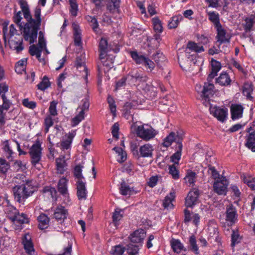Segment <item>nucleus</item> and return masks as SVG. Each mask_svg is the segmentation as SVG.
Wrapping results in <instances>:
<instances>
[{
	"label": "nucleus",
	"instance_id": "34",
	"mask_svg": "<svg viewBox=\"0 0 255 255\" xmlns=\"http://www.w3.org/2000/svg\"><path fill=\"white\" fill-rule=\"evenodd\" d=\"M253 92V86L251 83H246L244 84L243 88V93L246 96L247 99L253 101V97L252 96V94Z\"/></svg>",
	"mask_w": 255,
	"mask_h": 255
},
{
	"label": "nucleus",
	"instance_id": "24",
	"mask_svg": "<svg viewBox=\"0 0 255 255\" xmlns=\"http://www.w3.org/2000/svg\"><path fill=\"white\" fill-rule=\"evenodd\" d=\"M211 72L207 78V80L208 81H209V79H213L217 75L218 72L221 68V63L214 59L211 60Z\"/></svg>",
	"mask_w": 255,
	"mask_h": 255
},
{
	"label": "nucleus",
	"instance_id": "15",
	"mask_svg": "<svg viewBox=\"0 0 255 255\" xmlns=\"http://www.w3.org/2000/svg\"><path fill=\"white\" fill-rule=\"evenodd\" d=\"M244 109L243 106L240 104H232L231 106L232 119L236 120L242 118Z\"/></svg>",
	"mask_w": 255,
	"mask_h": 255
},
{
	"label": "nucleus",
	"instance_id": "2",
	"mask_svg": "<svg viewBox=\"0 0 255 255\" xmlns=\"http://www.w3.org/2000/svg\"><path fill=\"white\" fill-rule=\"evenodd\" d=\"M33 181L26 180L21 185H17L12 188V193L14 200L22 204L25 200L31 196L34 191Z\"/></svg>",
	"mask_w": 255,
	"mask_h": 255
},
{
	"label": "nucleus",
	"instance_id": "32",
	"mask_svg": "<svg viewBox=\"0 0 255 255\" xmlns=\"http://www.w3.org/2000/svg\"><path fill=\"white\" fill-rule=\"evenodd\" d=\"M85 62L84 58L78 57L75 61V65L79 71H83L84 73V75L85 76V78H87L88 75V69L85 66Z\"/></svg>",
	"mask_w": 255,
	"mask_h": 255
},
{
	"label": "nucleus",
	"instance_id": "40",
	"mask_svg": "<svg viewBox=\"0 0 255 255\" xmlns=\"http://www.w3.org/2000/svg\"><path fill=\"white\" fill-rule=\"evenodd\" d=\"M83 166L80 165H76L74 170V175L76 179V181H85V178L83 177L82 174V168Z\"/></svg>",
	"mask_w": 255,
	"mask_h": 255
},
{
	"label": "nucleus",
	"instance_id": "33",
	"mask_svg": "<svg viewBox=\"0 0 255 255\" xmlns=\"http://www.w3.org/2000/svg\"><path fill=\"white\" fill-rule=\"evenodd\" d=\"M246 140V146L252 151L255 152V132H250Z\"/></svg>",
	"mask_w": 255,
	"mask_h": 255
},
{
	"label": "nucleus",
	"instance_id": "7",
	"mask_svg": "<svg viewBox=\"0 0 255 255\" xmlns=\"http://www.w3.org/2000/svg\"><path fill=\"white\" fill-rule=\"evenodd\" d=\"M229 181L225 177H221L215 181L213 188L214 191L220 195H226L228 191Z\"/></svg>",
	"mask_w": 255,
	"mask_h": 255
},
{
	"label": "nucleus",
	"instance_id": "30",
	"mask_svg": "<svg viewBox=\"0 0 255 255\" xmlns=\"http://www.w3.org/2000/svg\"><path fill=\"white\" fill-rule=\"evenodd\" d=\"M120 193L124 196H130L136 193L133 187H130L125 181H123L121 183L120 187Z\"/></svg>",
	"mask_w": 255,
	"mask_h": 255
},
{
	"label": "nucleus",
	"instance_id": "35",
	"mask_svg": "<svg viewBox=\"0 0 255 255\" xmlns=\"http://www.w3.org/2000/svg\"><path fill=\"white\" fill-rule=\"evenodd\" d=\"M74 44L76 46H81V33L79 27L75 24L73 26Z\"/></svg>",
	"mask_w": 255,
	"mask_h": 255
},
{
	"label": "nucleus",
	"instance_id": "38",
	"mask_svg": "<svg viewBox=\"0 0 255 255\" xmlns=\"http://www.w3.org/2000/svg\"><path fill=\"white\" fill-rule=\"evenodd\" d=\"M29 222V219L27 216L24 213L17 214L16 217L12 221L13 224H18L20 225L28 223Z\"/></svg>",
	"mask_w": 255,
	"mask_h": 255
},
{
	"label": "nucleus",
	"instance_id": "28",
	"mask_svg": "<svg viewBox=\"0 0 255 255\" xmlns=\"http://www.w3.org/2000/svg\"><path fill=\"white\" fill-rule=\"evenodd\" d=\"M244 29L246 31H250L253 30L254 25L255 24V11L253 13L247 17L245 19Z\"/></svg>",
	"mask_w": 255,
	"mask_h": 255
},
{
	"label": "nucleus",
	"instance_id": "18",
	"mask_svg": "<svg viewBox=\"0 0 255 255\" xmlns=\"http://www.w3.org/2000/svg\"><path fill=\"white\" fill-rule=\"evenodd\" d=\"M153 146L149 143L145 144L139 147V152L141 157H152Z\"/></svg>",
	"mask_w": 255,
	"mask_h": 255
},
{
	"label": "nucleus",
	"instance_id": "48",
	"mask_svg": "<svg viewBox=\"0 0 255 255\" xmlns=\"http://www.w3.org/2000/svg\"><path fill=\"white\" fill-rule=\"evenodd\" d=\"M242 178L245 183H246L252 189L255 190V178L246 175L243 176Z\"/></svg>",
	"mask_w": 255,
	"mask_h": 255
},
{
	"label": "nucleus",
	"instance_id": "57",
	"mask_svg": "<svg viewBox=\"0 0 255 255\" xmlns=\"http://www.w3.org/2000/svg\"><path fill=\"white\" fill-rule=\"evenodd\" d=\"M208 172L210 175H211V177L216 180L220 178V174L217 171V170L216 169L215 167L214 166H212L211 165H209L208 166Z\"/></svg>",
	"mask_w": 255,
	"mask_h": 255
},
{
	"label": "nucleus",
	"instance_id": "11",
	"mask_svg": "<svg viewBox=\"0 0 255 255\" xmlns=\"http://www.w3.org/2000/svg\"><path fill=\"white\" fill-rule=\"evenodd\" d=\"M22 243L25 253L28 255H34L35 250L31 241V236L29 234H26L22 239Z\"/></svg>",
	"mask_w": 255,
	"mask_h": 255
},
{
	"label": "nucleus",
	"instance_id": "60",
	"mask_svg": "<svg viewBox=\"0 0 255 255\" xmlns=\"http://www.w3.org/2000/svg\"><path fill=\"white\" fill-rule=\"evenodd\" d=\"M162 179L160 175H156L151 177L148 182V185L150 187H153L156 185L157 182Z\"/></svg>",
	"mask_w": 255,
	"mask_h": 255
},
{
	"label": "nucleus",
	"instance_id": "22",
	"mask_svg": "<svg viewBox=\"0 0 255 255\" xmlns=\"http://www.w3.org/2000/svg\"><path fill=\"white\" fill-rule=\"evenodd\" d=\"M9 44L10 48L13 50H15L17 53L23 50L24 48L22 39H12L9 40Z\"/></svg>",
	"mask_w": 255,
	"mask_h": 255
},
{
	"label": "nucleus",
	"instance_id": "23",
	"mask_svg": "<svg viewBox=\"0 0 255 255\" xmlns=\"http://www.w3.org/2000/svg\"><path fill=\"white\" fill-rule=\"evenodd\" d=\"M175 198V192L172 190L168 195L165 196L163 201V206L167 209H172L174 208L173 201Z\"/></svg>",
	"mask_w": 255,
	"mask_h": 255
},
{
	"label": "nucleus",
	"instance_id": "26",
	"mask_svg": "<svg viewBox=\"0 0 255 255\" xmlns=\"http://www.w3.org/2000/svg\"><path fill=\"white\" fill-rule=\"evenodd\" d=\"M188 50L199 53L204 52L205 49L202 45H200L199 43H197L192 41H189L187 43L186 49V53H187Z\"/></svg>",
	"mask_w": 255,
	"mask_h": 255
},
{
	"label": "nucleus",
	"instance_id": "19",
	"mask_svg": "<svg viewBox=\"0 0 255 255\" xmlns=\"http://www.w3.org/2000/svg\"><path fill=\"white\" fill-rule=\"evenodd\" d=\"M16 141H10L8 140H5L2 142V149L5 153V156L7 158H9L11 157L13 153L12 150V147L15 144Z\"/></svg>",
	"mask_w": 255,
	"mask_h": 255
},
{
	"label": "nucleus",
	"instance_id": "16",
	"mask_svg": "<svg viewBox=\"0 0 255 255\" xmlns=\"http://www.w3.org/2000/svg\"><path fill=\"white\" fill-rule=\"evenodd\" d=\"M5 203L6 204L5 205L4 211L7 217L12 222L19 212L15 207L10 204L7 199L6 200Z\"/></svg>",
	"mask_w": 255,
	"mask_h": 255
},
{
	"label": "nucleus",
	"instance_id": "9",
	"mask_svg": "<svg viewBox=\"0 0 255 255\" xmlns=\"http://www.w3.org/2000/svg\"><path fill=\"white\" fill-rule=\"evenodd\" d=\"M207 232L210 239H213L215 241L219 242L220 240L218 226L215 220H210L208 223Z\"/></svg>",
	"mask_w": 255,
	"mask_h": 255
},
{
	"label": "nucleus",
	"instance_id": "31",
	"mask_svg": "<svg viewBox=\"0 0 255 255\" xmlns=\"http://www.w3.org/2000/svg\"><path fill=\"white\" fill-rule=\"evenodd\" d=\"M216 82L222 86H227L230 85L231 82V79L229 74L226 72H222L220 76L216 79Z\"/></svg>",
	"mask_w": 255,
	"mask_h": 255
},
{
	"label": "nucleus",
	"instance_id": "17",
	"mask_svg": "<svg viewBox=\"0 0 255 255\" xmlns=\"http://www.w3.org/2000/svg\"><path fill=\"white\" fill-rule=\"evenodd\" d=\"M68 212L64 207L62 206H57L54 210V218L57 221L62 222L66 218Z\"/></svg>",
	"mask_w": 255,
	"mask_h": 255
},
{
	"label": "nucleus",
	"instance_id": "46",
	"mask_svg": "<svg viewBox=\"0 0 255 255\" xmlns=\"http://www.w3.org/2000/svg\"><path fill=\"white\" fill-rule=\"evenodd\" d=\"M196 173L191 170H189L187 172L184 179L186 182L189 183L190 184H193L196 181Z\"/></svg>",
	"mask_w": 255,
	"mask_h": 255
},
{
	"label": "nucleus",
	"instance_id": "4",
	"mask_svg": "<svg viewBox=\"0 0 255 255\" xmlns=\"http://www.w3.org/2000/svg\"><path fill=\"white\" fill-rule=\"evenodd\" d=\"M133 127L134 126L132 125L131 128H133ZM134 128L137 136L145 141H149L153 138L157 134L155 130L151 127L141 125L137 127L134 126Z\"/></svg>",
	"mask_w": 255,
	"mask_h": 255
},
{
	"label": "nucleus",
	"instance_id": "44",
	"mask_svg": "<svg viewBox=\"0 0 255 255\" xmlns=\"http://www.w3.org/2000/svg\"><path fill=\"white\" fill-rule=\"evenodd\" d=\"M70 4V13L73 16H76L77 15L78 11V6L76 0H69Z\"/></svg>",
	"mask_w": 255,
	"mask_h": 255
},
{
	"label": "nucleus",
	"instance_id": "8",
	"mask_svg": "<svg viewBox=\"0 0 255 255\" xmlns=\"http://www.w3.org/2000/svg\"><path fill=\"white\" fill-rule=\"evenodd\" d=\"M185 137V132L181 128L176 129V165L179 164L183 148L182 141Z\"/></svg>",
	"mask_w": 255,
	"mask_h": 255
},
{
	"label": "nucleus",
	"instance_id": "62",
	"mask_svg": "<svg viewBox=\"0 0 255 255\" xmlns=\"http://www.w3.org/2000/svg\"><path fill=\"white\" fill-rule=\"evenodd\" d=\"M125 248L121 245H117L113 249L112 253L113 255H123Z\"/></svg>",
	"mask_w": 255,
	"mask_h": 255
},
{
	"label": "nucleus",
	"instance_id": "29",
	"mask_svg": "<svg viewBox=\"0 0 255 255\" xmlns=\"http://www.w3.org/2000/svg\"><path fill=\"white\" fill-rule=\"evenodd\" d=\"M68 180L64 177L61 178L58 183V191L64 197L68 195L67 189Z\"/></svg>",
	"mask_w": 255,
	"mask_h": 255
},
{
	"label": "nucleus",
	"instance_id": "39",
	"mask_svg": "<svg viewBox=\"0 0 255 255\" xmlns=\"http://www.w3.org/2000/svg\"><path fill=\"white\" fill-rule=\"evenodd\" d=\"M130 55L137 64H143L146 57L139 54L137 51H130Z\"/></svg>",
	"mask_w": 255,
	"mask_h": 255
},
{
	"label": "nucleus",
	"instance_id": "56",
	"mask_svg": "<svg viewBox=\"0 0 255 255\" xmlns=\"http://www.w3.org/2000/svg\"><path fill=\"white\" fill-rule=\"evenodd\" d=\"M10 165L6 160L0 158V172L2 173H6L9 169Z\"/></svg>",
	"mask_w": 255,
	"mask_h": 255
},
{
	"label": "nucleus",
	"instance_id": "6",
	"mask_svg": "<svg viewBox=\"0 0 255 255\" xmlns=\"http://www.w3.org/2000/svg\"><path fill=\"white\" fill-rule=\"evenodd\" d=\"M225 215L226 223L228 227H232L237 222L238 217L237 210L232 204L227 206Z\"/></svg>",
	"mask_w": 255,
	"mask_h": 255
},
{
	"label": "nucleus",
	"instance_id": "52",
	"mask_svg": "<svg viewBox=\"0 0 255 255\" xmlns=\"http://www.w3.org/2000/svg\"><path fill=\"white\" fill-rule=\"evenodd\" d=\"M57 104L58 102L56 101H52L50 103L48 109V112L50 114L49 116L55 117L57 115L58 113L56 109Z\"/></svg>",
	"mask_w": 255,
	"mask_h": 255
},
{
	"label": "nucleus",
	"instance_id": "36",
	"mask_svg": "<svg viewBox=\"0 0 255 255\" xmlns=\"http://www.w3.org/2000/svg\"><path fill=\"white\" fill-rule=\"evenodd\" d=\"M39 229L43 230L48 227L49 222V218L44 214H40L38 217Z\"/></svg>",
	"mask_w": 255,
	"mask_h": 255
},
{
	"label": "nucleus",
	"instance_id": "37",
	"mask_svg": "<svg viewBox=\"0 0 255 255\" xmlns=\"http://www.w3.org/2000/svg\"><path fill=\"white\" fill-rule=\"evenodd\" d=\"M207 14L209 19L214 24L215 27L221 24L220 22V15L218 12L214 11H208Z\"/></svg>",
	"mask_w": 255,
	"mask_h": 255
},
{
	"label": "nucleus",
	"instance_id": "20",
	"mask_svg": "<svg viewBox=\"0 0 255 255\" xmlns=\"http://www.w3.org/2000/svg\"><path fill=\"white\" fill-rule=\"evenodd\" d=\"M77 188V195L79 199H86L87 190L86 189V181H76Z\"/></svg>",
	"mask_w": 255,
	"mask_h": 255
},
{
	"label": "nucleus",
	"instance_id": "13",
	"mask_svg": "<svg viewBox=\"0 0 255 255\" xmlns=\"http://www.w3.org/2000/svg\"><path fill=\"white\" fill-rule=\"evenodd\" d=\"M76 134V130H72L65 134L63 137L60 143V146L63 150H68L70 148L73 139Z\"/></svg>",
	"mask_w": 255,
	"mask_h": 255
},
{
	"label": "nucleus",
	"instance_id": "27",
	"mask_svg": "<svg viewBox=\"0 0 255 255\" xmlns=\"http://www.w3.org/2000/svg\"><path fill=\"white\" fill-rule=\"evenodd\" d=\"M56 169L58 173L63 174L66 170L67 163L65 159V156L61 155L56 159Z\"/></svg>",
	"mask_w": 255,
	"mask_h": 255
},
{
	"label": "nucleus",
	"instance_id": "63",
	"mask_svg": "<svg viewBox=\"0 0 255 255\" xmlns=\"http://www.w3.org/2000/svg\"><path fill=\"white\" fill-rule=\"evenodd\" d=\"M22 103L24 107L30 109H34L36 107V102L30 101L28 99H23Z\"/></svg>",
	"mask_w": 255,
	"mask_h": 255
},
{
	"label": "nucleus",
	"instance_id": "49",
	"mask_svg": "<svg viewBox=\"0 0 255 255\" xmlns=\"http://www.w3.org/2000/svg\"><path fill=\"white\" fill-rule=\"evenodd\" d=\"M189 243L191 250L195 254H199V249L197 244L196 239L194 235H192L189 238Z\"/></svg>",
	"mask_w": 255,
	"mask_h": 255
},
{
	"label": "nucleus",
	"instance_id": "5",
	"mask_svg": "<svg viewBox=\"0 0 255 255\" xmlns=\"http://www.w3.org/2000/svg\"><path fill=\"white\" fill-rule=\"evenodd\" d=\"M41 145V142L39 140H36L29 150L30 162L34 166L39 163L41 159L42 148Z\"/></svg>",
	"mask_w": 255,
	"mask_h": 255
},
{
	"label": "nucleus",
	"instance_id": "1",
	"mask_svg": "<svg viewBox=\"0 0 255 255\" xmlns=\"http://www.w3.org/2000/svg\"><path fill=\"white\" fill-rule=\"evenodd\" d=\"M24 18L27 22L24 25L23 37L29 44L33 43L37 39L38 30L40 29L41 22V9L36 7L34 10V18L30 12L27 2L25 0H19L18 1Z\"/></svg>",
	"mask_w": 255,
	"mask_h": 255
},
{
	"label": "nucleus",
	"instance_id": "41",
	"mask_svg": "<svg viewBox=\"0 0 255 255\" xmlns=\"http://www.w3.org/2000/svg\"><path fill=\"white\" fill-rule=\"evenodd\" d=\"M152 21L154 31L156 33H161L163 31V26L161 20L158 17H154Z\"/></svg>",
	"mask_w": 255,
	"mask_h": 255
},
{
	"label": "nucleus",
	"instance_id": "14",
	"mask_svg": "<svg viewBox=\"0 0 255 255\" xmlns=\"http://www.w3.org/2000/svg\"><path fill=\"white\" fill-rule=\"evenodd\" d=\"M146 236L145 232L143 229H139L133 232L129 236L132 243L141 244Z\"/></svg>",
	"mask_w": 255,
	"mask_h": 255
},
{
	"label": "nucleus",
	"instance_id": "43",
	"mask_svg": "<svg viewBox=\"0 0 255 255\" xmlns=\"http://www.w3.org/2000/svg\"><path fill=\"white\" fill-rule=\"evenodd\" d=\"M27 59H23L18 61L15 66V71L16 73L21 74L25 68Z\"/></svg>",
	"mask_w": 255,
	"mask_h": 255
},
{
	"label": "nucleus",
	"instance_id": "10",
	"mask_svg": "<svg viewBox=\"0 0 255 255\" xmlns=\"http://www.w3.org/2000/svg\"><path fill=\"white\" fill-rule=\"evenodd\" d=\"M209 107L211 113L218 120L222 122H224L226 120L228 115V110L227 109L221 108L219 107L212 108L211 106Z\"/></svg>",
	"mask_w": 255,
	"mask_h": 255
},
{
	"label": "nucleus",
	"instance_id": "3",
	"mask_svg": "<svg viewBox=\"0 0 255 255\" xmlns=\"http://www.w3.org/2000/svg\"><path fill=\"white\" fill-rule=\"evenodd\" d=\"M213 79H209L205 82L201 91V97L203 104L207 107L210 106L211 98L215 93V86L211 82Z\"/></svg>",
	"mask_w": 255,
	"mask_h": 255
},
{
	"label": "nucleus",
	"instance_id": "45",
	"mask_svg": "<svg viewBox=\"0 0 255 255\" xmlns=\"http://www.w3.org/2000/svg\"><path fill=\"white\" fill-rule=\"evenodd\" d=\"M139 250V245L129 244L127 246V251L128 255H137Z\"/></svg>",
	"mask_w": 255,
	"mask_h": 255
},
{
	"label": "nucleus",
	"instance_id": "47",
	"mask_svg": "<svg viewBox=\"0 0 255 255\" xmlns=\"http://www.w3.org/2000/svg\"><path fill=\"white\" fill-rule=\"evenodd\" d=\"M50 86V83L46 76L43 77L42 81L37 85V88L41 91H44Z\"/></svg>",
	"mask_w": 255,
	"mask_h": 255
},
{
	"label": "nucleus",
	"instance_id": "51",
	"mask_svg": "<svg viewBox=\"0 0 255 255\" xmlns=\"http://www.w3.org/2000/svg\"><path fill=\"white\" fill-rule=\"evenodd\" d=\"M241 237L240 236L238 232L233 230L231 236V246L232 247L235 246L237 244H239L241 242Z\"/></svg>",
	"mask_w": 255,
	"mask_h": 255
},
{
	"label": "nucleus",
	"instance_id": "12",
	"mask_svg": "<svg viewBox=\"0 0 255 255\" xmlns=\"http://www.w3.org/2000/svg\"><path fill=\"white\" fill-rule=\"evenodd\" d=\"M199 195V190L194 188L191 190L185 199V205L187 207H192L197 203Z\"/></svg>",
	"mask_w": 255,
	"mask_h": 255
},
{
	"label": "nucleus",
	"instance_id": "21",
	"mask_svg": "<svg viewBox=\"0 0 255 255\" xmlns=\"http://www.w3.org/2000/svg\"><path fill=\"white\" fill-rule=\"evenodd\" d=\"M217 31V35L216 38L217 39V42H219L220 44L225 43L226 42H229V40L226 38V31L224 29L222 25L220 24L215 27Z\"/></svg>",
	"mask_w": 255,
	"mask_h": 255
},
{
	"label": "nucleus",
	"instance_id": "42",
	"mask_svg": "<svg viewBox=\"0 0 255 255\" xmlns=\"http://www.w3.org/2000/svg\"><path fill=\"white\" fill-rule=\"evenodd\" d=\"M175 140V134L174 132H171L164 139L162 145L165 147H168L170 146Z\"/></svg>",
	"mask_w": 255,
	"mask_h": 255
},
{
	"label": "nucleus",
	"instance_id": "25",
	"mask_svg": "<svg viewBox=\"0 0 255 255\" xmlns=\"http://www.w3.org/2000/svg\"><path fill=\"white\" fill-rule=\"evenodd\" d=\"M100 60L105 59L108 52V41L105 38H101L99 45Z\"/></svg>",
	"mask_w": 255,
	"mask_h": 255
},
{
	"label": "nucleus",
	"instance_id": "55",
	"mask_svg": "<svg viewBox=\"0 0 255 255\" xmlns=\"http://www.w3.org/2000/svg\"><path fill=\"white\" fill-rule=\"evenodd\" d=\"M170 161L173 164L169 165V173L172 176L174 179L175 178V153L173 154L170 157Z\"/></svg>",
	"mask_w": 255,
	"mask_h": 255
},
{
	"label": "nucleus",
	"instance_id": "61",
	"mask_svg": "<svg viewBox=\"0 0 255 255\" xmlns=\"http://www.w3.org/2000/svg\"><path fill=\"white\" fill-rule=\"evenodd\" d=\"M45 131L46 133L49 131L50 127L53 125V120L50 116H47L44 120Z\"/></svg>",
	"mask_w": 255,
	"mask_h": 255
},
{
	"label": "nucleus",
	"instance_id": "54",
	"mask_svg": "<svg viewBox=\"0 0 255 255\" xmlns=\"http://www.w3.org/2000/svg\"><path fill=\"white\" fill-rule=\"evenodd\" d=\"M13 19L14 22L17 25L23 34L24 26L22 25V23L21 22V20L22 19L21 11H19L17 12L13 16Z\"/></svg>",
	"mask_w": 255,
	"mask_h": 255
},
{
	"label": "nucleus",
	"instance_id": "53",
	"mask_svg": "<svg viewBox=\"0 0 255 255\" xmlns=\"http://www.w3.org/2000/svg\"><path fill=\"white\" fill-rule=\"evenodd\" d=\"M84 118V114L83 111H80L79 114L73 118L72 120L71 125L72 127H75L82 121Z\"/></svg>",
	"mask_w": 255,
	"mask_h": 255
},
{
	"label": "nucleus",
	"instance_id": "64",
	"mask_svg": "<svg viewBox=\"0 0 255 255\" xmlns=\"http://www.w3.org/2000/svg\"><path fill=\"white\" fill-rule=\"evenodd\" d=\"M142 65L146 68L149 69L150 71H152L155 66L154 63L148 57L146 58Z\"/></svg>",
	"mask_w": 255,
	"mask_h": 255
},
{
	"label": "nucleus",
	"instance_id": "58",
	"mask_svg": "<svg viewBox=\"0 0 255 255\" xmlns=\"http://www.w3.org/2000/svg\"><path fill=\"white\" fill-rule=\"evenodd\" d=\"M130 77L131 79L136 81H145L146 77L141 76L137 71H132L130 74L128 75V77Z\"/></svg>",
	"mask_w": 255,
	"mask_h": 255
},
{
	"label": "nucleus",
	"instance_id": "59",
	"mask_svg": "<svg viewBox=\"0 0 255 255\" xmlns=\"http://www.w3.org/2000/svg\"><path fill=\"white\" fill-rule=\"evenodd\" d=\"M230 190L234 198L239 200L241 193L239 187L236 185L232 184L230 187Z\"/></svg>",
	"mask_w": 255,
	"mask_h": 255
},
{
	"label": "nucleus",
	"instance_id": "50",
	"mask_svg": "<svg viewBox=\"0 0 255 255\" xmlns=\"http://www.w3.org/2000/svg\"><path fill=\"white\" fill-rule=\"evenodd\" d=\"M1 99H2L3 103L2 105H0V110L3 112L4 110L7 111L9 109L11 103L7 99L4 94H2Z\"/></svg>",
	"mask_w": 255,
	"mask_h": 255
}]
</instances>
